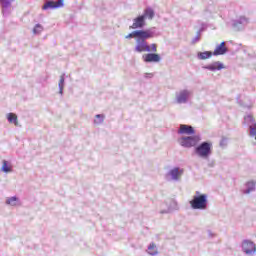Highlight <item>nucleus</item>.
Returning <instances> with one entry per match:
<instances>
[{"mask_svg":"<svg viewBox=\"0 0 256 256\" xmlns=\"http://www.w3.org/2000/svg\"><path fill=\"white\" fill-rule=\"evenodd\" d=\"M169 175H171L174 181H177L181 178V175H183V170H179V168H174L169 172Z\"/></svg>","mask_w":256,"mask_h":256,"instance_id":"f8f14e48","label":"nucleus"},{"mask_svg":"<svg viewBox=\"0 0 256 256\" xmlns=\"http://www.w3.org/2000/svg\"><path fill=\"white\" fill-rule=\"evenodd\" d=\"M7 205H11L12 207H15L17 205V197H10L6 200Z\"/></svg>","mask_w":256,"mask_h":256,"instance_id":"aec40b11","label":"nucleus"},{"mask_svg":"<svg viewBox=\"0 0 256 256\" xmlns=\"http://www.w3.org/2000/svg\"><path fill=\"white\" fill-rule=\"evenodd\" d=\"M63 85H65V78L61 76L59 81L60 93H63Z\"/></svg>","mask_w":256,"mask_h":256,"instance_id":"393cba45","label":"nucleus"},{"mask_svg":"<svg viewBox=\"0 0 256 256\" xmlns=\"http://www.w3.org/2000/svg\"><path fill=\"white\" fill-rule=\"evenodd\" d=\"M134 35H136L138 37V39H142V41H145V39H151V37H153V33H151L148 30L135 31Z\"/></svg>","mask_w":256,"mask_h":256,"instance_id":"9d476101","label":"nucleus"},{"mask_svg":"<svg viewBox=\"0 0 256 256\" xmlns=\"http://www.w3.org/2000/svg\"><path fill=\"white\" fill-rule=\"evenodd\" d=\"M148 253L149 255H157V246L155 243H151L148 247Z\"/></svg>","mask_w":256,"mask_h":256,"instance_id":"a211bd4d","label":"nucleus"},{"mask_svg":"<svg viewBox=\"0 0 256 256\" xmlns=\"http://www.w3.org/2000/svg\"><path fill=\"white\" fill-rule=\"evenodd\" d=\"M142 17H144V19H153L155 17V11L151 8H147L144 10V15H142Z\"/></svg>","mask_w":256,"mask_h":256,"instance_id":"dca6fc26","label":"nucleus"},{"mask_svg":"<svg viewBox=\"0 0 256 256\" xmlns=\"http://www.w3.org/2000/svg\"><path fill=\"white\" fill-rule=\"evenodd\" d=\"M13 0H0L2 7H9Z\"/></svg>","mask_w":256,"mask_h":256,"instance_id":"b1692460","label":"nucleus"},{"mask_svg":"<svg viewBox=\"0 0 256 256\" xmlns=\"http://www.w3.org/2000/svg\"><path fill=\"white\" fill-rule=\"evenodd\" d=\"M187 97H189V92L187 90H183L178 95L177 102L178 103H186L187 102Z\"/></svg>","mask_w":256,"mask_h":256,"instance_id":"ddd939ff","label":"nucleus"},{"mask_svg":"<svg viewBox=\"0 0 256 256\" xmlns=\"http://www.w3.org/2000/svg\"><path fill=\"white\" fill-rule=\"evenodd\" d=\"M2 171H4V173H11V166L7 164L6 160L3 161Z\"/></svg>","mask_w":256,"mask_h":256,"instance_id":"6ab92c4d","label":"nucleus"},{"mask_svg":"<svg viewBox=\"0 0 256 256\" xmlns=\"http://www.w3.org/2000/svg\"><path fill=\"white\" fill-rule=\"evenodd\" d=\"M137 46L135 48V51H137V53H143V52H151L152 53H157V44H151L150 46L147 45V42L142 41L139 42V40H137Z\"/></svg>","mask_w":256,"mask_h":256,"instance_id":"20e7f679","label":"nucleus"},{"mask_svg":"<svg viewBox=\"0 0 256 256\" xmlns=\"http://www.w3.org/2000/svg\"><path fill=\"white\" fill-rule=\"evenodd\" d=\"M227 53V46H225V42H221L220 45H218L214 52L213 55L218 56V55H225Z\"/></svg>","mask_w":256,"mask_h":256,"instance_id":"9b49d317","label":"nucleus"},{"mask_svg":"<svg viewBox=\"0 0 256 256\" xmlns=\"http://www.w3.org/2000/svg\"><path fill=\"white\" fill-rule=\"evenodd\" d=\"M178 133L180 135H195V129H193V126L182 124L180 125Z\"/></svg>","mask_w":256,"mask_h":256,"instance_id":"1a4fd4ad","label":"nucleus"},{"mask_svg":"<svg viewBox=\"0 0 256 256\" xmlns=\"http://www.w3.org/2000/svg\"><path fill=\"white\" fill-rule=\"evenodd\" d=\"M103 119H104V116L101 114H98L96 115V119L94 120V123H96V125H99L103 123Z\"/></svg>","mask_w":256,"mask_h":256,"instance_id":"5701e85b","label":"nucleus"},{"mask_svg":"<svg viewBox=\"0 0 256 256\" xmlns=\"http://www.w3.org/2000/svg\"><path fill=\"white\" fill-rule=\"evenodd\" d=\"M210 71H221V69H225V66L221 62H215L214 64L208 66Z\"/></svg>","mask_w":256,"mask_h":256,"instance_id":"4468645a","label":"nucleus"},{"mask_svg":"<svg viewBox=\"0 0 256 256\" xmlns=\"http://www.w3.org/2000/svg\"><path fill=\"white\" fill-rule=\"evenodd\" d=\"M190 205L192 209H207V196L206 194H200L198 196H194L190 201Z\"/></svg>","mask_w":256,"mask_h":256,"instance_id":"f03ea898","label":"nucleus"},{"mask_svg":"<svg viewBox=\"0 0 256 256\" xmlns=\"http://www.w3.org/2000/svg\"><path fill=\"white\" fill-rule=\"evenodd\" d=\"M41 32H43V26L41 24H36L33 29V33L39 34Z\"/></svg>","mask_w":256,"mask_h":256,"instance_id":"4be33fe9","label":"nucleus"},{"mask_svg":"<svg viewBox=\"0 0 256 256\" xmlns=\"http://www.w3.org/2000/svg\"><path fill=\"white\" fill-rule=\"evenodd\" d=\"M244 120L245 121H250L251 123H253V121H255V119L251 115H248V116L244 117Z\"/></svg>","mask_w":256,"mask_h":256,"instance_id":"cd10ccee","label":"nucleus"},{"mask_svg":"<svg viewBox=\"0 0 256 256\" xmlns=\"http://www.w3.org/2000/svg\"><path fill=\"white\" fill-rule=\"evenodd\" d=\"M145 27V16H138L133 20V24L130 26V29H141Z\"/></svg>","mask_w":256,"mask_h":256,"instance_id":"6e6552de","label":"nucleus"},{"mask_svg":"<svg viewBox=\"0 0 256 256\" xmlns=\"http://www.w3.org/2000/svg\"><path fill=\"white\" fill-rule=\"evenodd\" d=\"M213 53L206 51L199 54L200 59H209Z\"/></svg>","mask_w":256,"mask_h":256,"instance_id":"412c9836","label":"nucleus"},{"mask_svg":"<svg viewBox=\"0 0 256 256\" xmlns=\"http://www.w3.org/2000/svg\"><path fill=\"white\" fill-rule=\"evenodd\" d=\"M7 119L9 121V123H13L16 127H17V125H19V120L17 118V114H15V113H8Z\"/></svg>","mask_w":256,"mask_h":256,"instance_id":"2eb2a0df","label":"nucleus"},{"mask_svg":"<svg viewBox=\"0 0 256 256\" xmlns=\"http://www.w3.org/2000/svg\"><path fill=\"white\" fill-rule=\"evenodd\" d=\"M211 149H213L211 142H203L195 148V153L198 157H202V159H208L209 155H211Z\"/></svg>","mask_w":256,"mask_h":256,"instance_id":"f257e3e1","label":"nucleus"},{"mask_svg":"<svg viewBox=\"0 0 256 256\" xmlns=\"http://www.w3.org/2000/svg\"><path fill=\"white\" fill-rule=\"evenodd\" d=\"M242 249L246 255H251V253H256V246L251 240H244L242 242Z\"/></svg>","mask_w":256,"mask_h":256,"instance_id":"39448f33","label":"nucleus"},{"mask_svg":"<svg viewBox=\"0 0 256 256\" xmlns=\"http://www.w3.org/2000/svg\"><path fill=\"white\" fill-rule=\"evenodd\" d=\"M250 135L251 137H255L256 140V124L254 126H250Z\"/></svg>","mask_w":256,"mask_h":256,"instance_id":"a878e982","label":"nucleus"},{"mask_svg":"<svg viewBox=\"0 0 256 256\" xmlns=\"http://www.w3.org/2000/svg\"><path fill=\"white\" fill-rule=\"evenodd\" d=\"M247 190L245 191V193L246 194H249V193H251V191H255V181H249V182H247Z\"/></svg>","mask_w":256,"mask_h":256,"instance_id":"f3484780","label":"nucleus"},{"mask_svg":"<svg viewBox=\"0 0 256 256\" xmlns=\"http://www.w3.org/2000/svg\"><path fill=\"white\" fill-rule=\"evenodd\" d=\"M65 0H57L56 2L55 1H48L46 2L42 9L43 10H47V9H58V7H63V3H64Z\"/></svg>","mask_w":256,"mask_h":256,"instance_id":"0eeeda50","label":"nucleus"},{"mask_svg":"<svg viewBox=\"0 0 256 256\" xmlns=\"http://www.w3.org/2000/svg\"><path fill=\"white\" fill-rule=\"evenodd\" d=\"M133 37H137V34H135V31L132 32V33H130V34H128V35L125 37V39H133Z\"/></svg>","mask_w":256,"mask_h":256,"instance_id":"bb28decb","label":"nucleus"},{"mask_svg":"<svg viewBox=\"0 0 256 256\" xmlns=\"http://www.w3.org/2000/svg\"><path fill=\"white\" fill-rule=\"evenodd\" d=\"M145 63H159L161 61V56L155 53H148L142 56Z\"/></svg>","mask_w":256,"mask_h":256,"instance_id":"423d86ee","label":"nucleus"},{"mask_svg":"<svg viewBox=\"0 0 256 256\" xmlns=\"http://www.w3.org/2000/svg\"><path fill=\"white\" fill-rule=\"evenodd\" d=\"M178 141L182 147H186L189 149L191 147H196L197 144L201 141V137L199 136L182 137Z\"/></svg>","mask_w":256,"mask_h":256,"instance_id":"7ed1b4c3","label":"nucleus"}]
</instances>
